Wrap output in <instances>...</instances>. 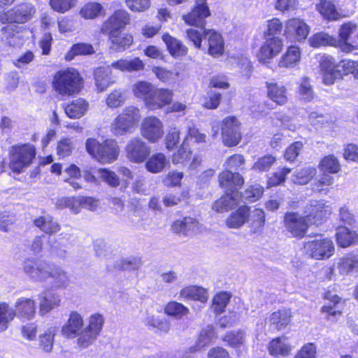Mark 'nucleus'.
I'll return each mask as SVG.
<instances>
[{
	"mask_svg": "<svg viewBox=\"0 0 358 358\" xmlns=\"http://www.w3.org/2000/svg\"><path fill=\"white\" fill-rule=\"evenodd\" d=\"M9 168L13 172L21 173L32 163L36 156L35 147L29 143L17 144L10 147Z\"/></svg>",
	"mask_w": 358,
	"mask_h": 358,
	"instance_id": "f257e3e1",
	"label": "nucleus"
},
{
	"mask_svg": "<svg viewBox=\"0 0 358 358\" xmlns=\"http://www.w3.org/2000/svg\"><path fill=\"white\" fill-rule=\"evenodd\" d=\"M85 148L93 158L101 163L114 162L120 153V148L115 140H106L101 143L95 138H87Z\"/></svg>",
	"mask_w": 358,
	"mask_h": 358,
	"instance_id": "f03ea898",
	"label": "nucleus"
},
{
	"mask_svg": "<svg viewBox=\"0 0 358 358\" xmlns=\"http://www.w3.org/2000/svg\"><path fill=\"white\" fill-rule=\"evenodd\" d=\"M53 87L61 95L77 94L81 88V78L74 69L58 71L54 76Z\"/></svg>",
	"mask_w": 358,
	"mask_h": 358,
	"instance_id": "7ed1b4c3",
	"label": "nucleus"
},
{
	"mask_svg": "<svg viewBox=\"0 0 358 358\" xmlns=\"http://www.w3.org/2000/svg\"><path fill=\"white\" fill-rule=\"evenodd\" d=\"M141 117L138 108L129 106L118 115L111 124V131L115 136L129 133L139 122Z\"/></svg>",
	"mask_w": 358,
	"mask_h": 358,
	"instance_id": "20e7f679",
	"label": "nucleus"
},
{
	"mask_svg": "<svg viewBox=\"0 0 358 358\" xmlns=\"http://www.w3.org/2000/svg\"><path fill=\"white\" fill-rule=\"evenodd\" d=\"M303 248L306 254L315 259H328L334 252V243L327 238L306 242Z\"/></svg>",
	"mask_w": 358,
	"mask_h": 358,
	"instance_id": "39448f33",
	"label": "nucleus"
},
{
	"mask_svg": "<svg viewBox=\"0 0 358 358\" xmlns=\"http://www.w3.org/2000/svg\"><path fill=\"white\" fill-rule=\"evenodd\" d=\"M53 266L49 263L33 259H27L23 263L24 273L35 281H45L50 277Z\"/></svg>",
	"mask_w": 358,
	"mask_h": 358,
	"instance_id": "423d86ee",
	"label": "nucleus"
},
{
	"mask_svg": "<svg viewBox=\"0 0 358 358\" xmlns=\"http://www.w3.org/2000/svg\"><path fill=\"white\" fill-rule=\"evenodd\" d=\"M127 159L133 163L144 162L150 154V148L140 137L131 138L124 148Z\"/></svg>",
	"mask_w": 358,
	"mask_h": 358,
	"instance_id": "0eeeda50",
	"label": "nucleus"
},
{
	"mask_svg": "<svg viewBox=\"0 0 358 358\" xmlns=\"http://www.w3.org/2000/svg\"><path fill=\"white\" fill-rule=\"evenodd\" d=\"M36 8L30 3H22L15 6L1 16L2 22L25 23L32 19Z\"/></svg>",
	"mask_w": 358,
	"mask_h": 358,
	"instance_id": "6e6552de",
	"label": "nucleus"
},
{
	"mask_svg": "<svg viewBox=\"0 0 358 358\" xmlns=\"http://www.w3.org/2000/svg\"><path fill=\"white\" fill-rule=\"evenodd\" d=\"M224 144L228 147L235 146L241 139V124L236 117H227L221 127Z\"/></svg>",
	"mask_w": 358,
	"mask_h": 358,
	"instance_id": "1a4fd4ad",
	"label": "nucleus"
},
{
	"mask_svg": "<svg viewBox=\"0 0 358 358\" xmlns=\"http://www.w3.org/2000/svg\"><path fill=\"white\" fill-rule=\"evenodd\" d=\"M306 218L308 222L314 224H320L327 220L331 213V207L324 200L311 201L306 207Z\"/></svg>",
	"mask_w": 358,
	"mask_h": 358,
	"instance_id": "9d476101",
	"label": "nucleus"
},
{
	"mask_svg": "<svg viewBox=\"0 0 358 358\" xmlns=\"http://www.w3.org/2000/svg\"><path fill=\"white\" fill-rule=\"evenodd\" d=\"M284 222L286 229L294 237L303 238L308 229L306 216H302L298 213H287L285 215Z\"/></svg>",
	"mask_w": 358,
	"mask_h": 358,
	"instance_id": "9b49d317",
	"label": "nucleus"
},
{
	"mask_svg": "<svg viewBox=\"0 0 358 358\" xmlns=\"http://www.w3.org/2000/svg\"><path fill=\"white\" fill-rule=\"evenodd\" d=\"M103 322V317L100 314H94L89 318V324L85 326L84 334L79 339L80 348H85L92 344L99 334Z\"/></svg>",
	"mask_w": 358,
	"mask_h": 358,
	"instance_id": "f8f14e48",
	"label": "nucleus"
},
{
	"mask_svg": "<svg viewBox=\"0 0 358 358\" xmlns=\"http://www.w3.org/2000/svg\"><path fill=\"white\" fill-rule=\"evenodd\" d=\"M85 331V326L83 317L77 311L71 312L69 319L62 328V334L67 338H77V344L79 345V339Z\"/></svg>",
	"mask_w": 358,
	"mask_h": 358,
	"instance_id": "ddd939ff",
	"label": "nucleus"
},
{
	"mask_svg": "<svg viewBox=\"0 0 358 358\" xmlns=\"http://www.w3.org/2000/svg\"><path fill=\"white\" fill-rule=\"evenodd\" d=\"M210 15L206 0H194V5L192 11L182 16L186 24L203 27L205 20Z\"/></svg>",
	"mask_w": 358,
	"mask_h": 358,
	"instance_id": "4468645a",
	"label": "nucleus"
},
{
	"mask_svg": "<svg viewBox=\"0 0 358 358\" xmlns=\"http://www.w3.org/2000/svg\"><path fill=\"white\" fill-rule=\"evenodd\" d=\"M129 21V15L125 10H117L103 23L101 32L107 36L121 32Z\"/></svg>",
	"mask_w": 358,
	"mask_h": 358,
	"instance_id": "2eb2a0df",
	"label": "nucleus"
},
{
	"mask_svg": "<svg viewBox=\"0 0 358 358\" xmlns=\"http://www.w3.org/2000/svg\"><path fill=\"white\" fill-rule=\"evenodd\" d=\"M264 42L261 46L257 57L260 62H268L276 57L282 50L283 41L280 37H264Z\"/></svg>",
	"mask_w": 358,
	"mask_h": 358,
	"instance_id": "dca6fc26",
	"label": "nucleus"
},
{
	"mask_svg": "<svg viewBox=\"0 0 358 358\" xmlns=\"http://www.w3.org/2000/svg\"><path fill=\"white\" fill-rule=\"evenodd\" d=\"M141 134L150 143L157 142L164 134L162 121L154 116L145 118L141 124Z\"/></svg>",
	"mask_w": 358,
	"mask_h": 358,
	"instance_id": "f3484780",
	"label": "nucleus"
},
{
	"mask_svg": "<svg viewBox=\"0 0 358 358\" xmlns=\"http://www.w3.org/2000/svg\"><path fill=\"white\" fill-rule=\"evenodd\" d=\"M320 67L323 74V81L326 85L333 84L336 78L341 76V65L330 55H323L320 57Z\"/></svg>",
	"mask_w": 358,
	"mask_h": 358,
	"instance_id": "a211bd4d",
	"label": "nucleus"
},
{
	"mask_svg": "<svg viewBox=\"0 0 358 358\" xmlns=\"http://www.w3.org/2000/svg\"><path fill=\"white\" fill-rule=\"evenodd\" d=\"M171 228L176 234L193 236L201 231L202 225L195 218L185 217L182 220L174 221Z\"/></svg>",
	"mask_w": 358,
	"mask_h": 358,
	"instance_id": "6ab92c4d",
	"label": "nucleus"
},
{
	"mask_svg": "<svg viewBox=\"0 0 358 358\" xmlns=\"http://www.w3.org/2000/svg\"><path fill=\"white\" fill-rule=\"evenodd\" d=\"M203 49H208V53L214 57L221 55L224 52V41L220 33L213 29L203 30Z\"/></svg>",
	"mask_w": 358,
	"mask_h": 358,
	"instance_id": "aec40b11",
	"label": "nucleus"
},
{
	"mask_svg": "<svg viewBox=\"0 0 358 358\" xmlns=\"http://www.w3.org/2000/svg\"><path fill=\"white\" fill-rule=\"evenodd\" d=\"M357 32L355 24L348 22L341 25L338 32V45L345 52H350L354 50L353 38Z\"/></svg>",
	"mask_w": 358,
	"mask_h": 358,
	"instance_id": "412c9836",
	"label": "nucleus"
},
{
	"mask_svg": "<svg viewBox=\"0 0 358 358\" xmlns=\"http://www.w3.org/2000/svg\"><path fill=\"white\" fill-rule=\"evenodd\" d=\"M219 183L226 192L234 194L238 193V189L244 183V179L238 172L232 173L225 170L219 175Z\"/></svg>",
	"mask_w": 358,
	"mask_h": 358,
	"instance_id": "4be33fe9",
	"label": "nucleus"
},
{
	"mask_svg": "<svg viewBox=\"0 0 358 358\" xmlns=\"http://www.w3.org/2000/svg\"><path fill=\"white\" fill-rule=\"evenodd\" d=\"M309 33L308 26L299 18L289 20L285 24V34L294 37L297 41L305 39Z\"/></svg>",
	"mask_w": 358,
	"mask_h": 358,
	"instance_id": "5701e85b",
	"label": "nucleus"
},
{
	"mask_svg": "<svg viewBox=\"0 0 358 358\" xmlns=\"http://www.w3.org/2000/svg\"><path fill=\"white\" fill-rule=\"evenodd\" d=\"M173 99V92L168 89H155L150 99L147 102V107L150 110H156L169 104Z\"/></svg>",
	"mask_w": 358,
	"mask_h": 358,
	"instance_id": "b1692460",
	"label": "nucleus"
},
{
	"mask_svg": "<svg viewBox=\"0 0 358 358\" xmlns=\"http://www.w3.org/2000/svg\"><path fill=\"white\" fill-rule=\"evenodd\" d=\"M250 208L247 206L239 207L226 219L225 223L230 229H238L249 221Z\"/></svg>",
	"mask_w": 358,
	"mask_h": 358,
	"instance_id": "393cba45",
	"label": "nucleus"
},
{
	"mask_svg": "<svg viewBox=\"0 0 358 358\" xmlns=\"http://www.w3.org/2000/svg\"><path fill=\"white\" fill-rule=\"evenodd\" d=\"M112 68L111 65H108L99 67L95 70L94 79L98 91L102 92L114 83Z\"/></svg>",
	"mask_w": 358,
	"mask_h": 358,
	"instance_id": "a878e982",
	"label": "nucleus"
},
{
	"mask_svg": "<svg viewBox=\"0 0 358 358\" xmlns=\"http://www.w3.org/2000/svg\"><path fill=\"white\" fill-rule=\"evenodd\" d=\"M268 97L278 105H284L287 101V89L281 84L266 82Z\"/></svg>",
	"mask_w": 358,
	"mask_h": 358,
	"instance_id": "bb28decb",
	"label": "nucleus"
},
{
	"mask_svg": "<svg viewBox=\"0 0 358 358\" xmlns=\"http://www.w3.org/2000/svg\"><path fill=\"white\" fill-rule=\"evenodd\" d=\"M336 268L342 275L358 272V255L350 253L340 258Z\"/></svg>",
	"mask_w": 358,
	"mask_h": 358,
	"instance_id": "cd10ccee",
	"label": "nucleus"
},
{
	"mask_svg": "<svg viewBox=\"0 0 358 358\" xmlns=\"http://www.w3.org/2000/svg\"><path fill=\"white\" fill-rule=\"evenodd\" d=\"M239 201L238 193L226 192L222 196L215 201L213 209L217 213H223L234 208Z\"/></svg>",
	"mask_w": 358,
	"mask_h": 358,
	"instance_id": "c85d7f7f",
	"label": "nucleus"
},
{
	"mask_svg": "<svg viewBox=\"0 0 358 358\" xmlns=\"http://www.w3.org/2000/svg\"><path fill=\"white\" fill-rule=\"evenodd\" d=\"M301 59V51L299 47L292 45L281 56L278 62L280 68H294Z\"/></svg>",
	"mask_w": 358,
	"mask_h": 358,
	"instance_id": "c756f323",
	"label": "nucleus"
},
{
	"mask_svg": "<svg viewBox=\"0 0 358 358\" xmlns=\"http://www.w3.org/2000/svg\"><path fill=\"white\" fill-rule=\"evenodd\" d=\"M316 8L326 20H338L342 17V15L336 9L332 0H320V2L316 5Z\"/></svg>",
	"mask_w": 358,
	"mask_h": 358,
	"instance_id": "7c9ffc66",
	"label": "nucleus"
},
{
	"mask_svg": "<svg viewBox=\"0 0 358 358\" xmlns=\"http://www.w3.org/2000/svg\"><path fill=\"white\" fill-rule=\"evenodd\" d=\"M180 299L186 300H197L206 303L208 299L207 290L197 286H188L180 292Z\"/></svg>",
	"mask_w": 358,
	"mask_h": 358,
	"instance_id": "2f4dec72",
	"label": "nucleus"
},
{
	"mask_svg": "<svg viewBox=\"0 0 358 358\" xmlns=\"http://www.w3.org/2000/svg\"><path fill=\"white\" fill-rule=\"evenodd\" d=\"M216 338V334L212 325H208L203 328L199 334L195 345L189 348L191 352H196L201 350L205 347L209 345Z\"/></svg>",
	"mask_w": 358,
	"mask_h": 358,
	"instance_id": "473e14b6",
	"label": "nucleus"
},
{
	"mask_svg": "<svg viewBox=\"0 0 358 358\" xmlns=\"http://www.w3.org/2000/svg\"><path fill=\"white\" fill-rule=\"evenodd\" d=\"M292 316L291 310L284 308L273 312L269 317V322L276 329L280 330L289 324Z\"/></svg>",
	"mask_w": 358,
	"mask_h": 358,
	"instance_id": "72a5a7b5",
	"label": "nucleus"
},
{
	"mask_svg": "<svg viewBox=\"0 0 358 358\" xmlns=\"http://www.w3.org/2000/svg\"><path fill=\"white\" fill-rule=\"evenodd\" d=\"M15 312L19 317L30 319L36 312L35 302L28 298L18 299L15 302Z\"/></svg>",
	"mask_w": 358,
	"mask_h": 358,
	"instance_id": "f704fd0d",
	"label": "nucleus"
},
{
	"mask_svg": "<svg viewBox=\"0 0 358 358\" xmlns=\"http://www.w3.org/2000/svg\"><path fill=\"white\" fill-rule=\"evenodd\" d=\"M108 36L110 41V48L116 51H123L133 43L132 36L122 31Z\"/></svg>",
	"mask_w": 358,
	"mask_h": 358,
	"instance_id": "c9c22d12",
	"label": "nucleus"
},
{
	"mask_svg": "<svg viewBox=\"0 0 358 358\" xmlns=\"http://www.w3.org/2000/svg\"><path fill=\"white\" fill-rule=\"evenodd\" d=\"M111 66L123 72H133L143 70L145 64L138 57H135L131 59H119L113 62Z\"/></svg>",
	"mask_w": 358,
	"mask_h": 358,
	"instance_id": "e433bc0d",
	"label": "nucleus"
},
{
	"mask_svg": "<svg viewBox=\"0 0 358 358\" xmlns=\"http://www.w3.org/2000/svg\"><path fill=\"white\" fill-rule=\"evenodd\" d=\"M88 107V103L85 99L79 98L68 103L64 107V110L70 118L77 119L84 115Z\"/></svg>",
	"mask_w": 358,
	"mask_h": 358,
	"instance_id": "4c0bfd02",
	"label": "nucleus"
},
{
	"mask_svg": "<svg viewBox=\"0 0 358 358\" xmlns=\"http://www.w3.org/2000/svg\"><path fill=\"white\" fill-rule=\"evenodd\" d=\"M269 353L274 357L287 356L292 350V346L287 342V338L273 339L268 347Z\"/></svg>",
	"mask_w": 358,
	"mask_h": 358,
	"instance_id": "58836bf2",
	"label": "nucleus"
},
{
	"mask_svg": "<svg viewBox=\"0 0 358 358\" xmlns=\"http://www.w3.org/2000/svg\"><path fill=\"white\" fill-rule=\"evenodd\" d=\"M336 241L342 248H347L358 241V234L345 227H339L336 231Z\"/></svg>",
	"mask_w": 358,
	"mask_h": 358,
	"instance_id": "ea45409f",
	"label": "nucleus"
},
{
	"mask_svg": "<svg viewBox=\"0 0 358 358\" xmlns=\"http://www.w3.org/2000/svg\"><path fill=\"white\" fill-rule=\"evenodd\" d=\"M163 41L166 43L170 54L174 57L184 56L187 53V48L180 41L169 34L162 36Z\"/></svg>",
	"mask_w": 358,
	"mask_h": 358,
	"instance_id": "a19ab883",
	"label": "nucleus"
},
{
	"mask_svg": "<svg viewBox=\"0 0 358 358\" xmlns=\"http://www.w3.org/2000/svg\"><path fill=\"white\" fill-rule=\"evenodd\" d=\"M60 303V299L57 294L50 292H45L41 294L39 313L41 315L50 312L52 308Z\"/></svg>",
	"mask_w": 358,
	"mask_h": 358,
	"instance_id": "79ce46f5",
	"label": "nucleus"
},
{
	"mask_svg": "<svg viewBox=\"0 0 358 358\" xmlns=\"http://www.w3.org/2000/svg\"><path fill=\"white\" fill-rule=\"evenodd\" d=\"M169 164V160L163 153L152 155L146 162V169L152 173L162 172Z\"/></svg>",
	"mask_w": 358,
	"mask_h": 358,
	"instance_id": "37998d69",
	"label": "nucleus"
},
{
	"mask_svg": "<svg viewBox=\"0 0 358 358\" xmlns=\"http://www.w3.org/2000/svg\"><path fill=\"white\" fill-rule=\"evenodd\" d=\"M34 224L48 234H53L60 229V225L50 215L41 216L34 220Z\"/></svg>",
	"mask_w": 358,
	"mask_h": 358,
	"instance_id": "c03bdc74",
	"label": "nucleus"
},
{
	"mask_svg": "<svg viewBox=\"0 0 358 358\" xmlns=\"http://www.w3.org/2000/svg\"><path fill=\"white\" fill-rule=\"evenodd\" d=\"M155 88L149 82L138 81L133 85L132 91L136 97L143 99L147 106V102L150 99Z\"/></svg>",
	"mask_w": 358,
	"mask_h": 358,
	"instance_id": "a18cd8bd",
	"label": "nucleus"
},
{
	"mask_svg": "<svg viewBox=\"0 0 358 358\" xmlns=\"http://www.w3.org/2000/svg\"><path fill=\"white\" fill-rule=\"evenodd\" d=\"M317 174L315 168L308 166L296 171L292 177L294 184L303 185L308 183Z\"/></svg>",
	"mask_w": 358,
	"mask_h": 358,
	"instance_id": "49530a36",
	"label": "nucleus"
},
{
	"mask_svg": "<svg viewBox=\"0 0 358 358\" xmlns=\"http://www.w3.org/2000/svg\"><path fill=\"white\" fill-rule=\"evenodd\" d=\"M324 298L329 301V303L324 305L322 308V311L328 314V319L329 320L331 316L341 315V311L337 308V305L341 301V298L329 291L325 293Z\"/></svg>",
	"mask_w": 358,
	"mask_h": 358,
	"instance_id": "de8ad7c7",
	"label": "nucleus"
},
{
	"mask_svg": "<svg viewBox=\"0 0 358 358\" xmlns=\"http://www.w3.org/2000/svg\"><path fill=\"white\" fill-rule=\"evenodd\" d=\"M15 310L5 302H0V332L7 329L10 322L15 318Z\"/></svg>",
	"mask_w": 358,
	"mask_h": 358,
	"instance_id": "09e8293b",
	"label": "nucleus"
},
{
	"mask_svg": "<svg viewBox=\"0 0 358 358\" xmlns=\"http://www.w3.org/2000/svg\"><path fill=\"white\" fill-rule=\"evenodd\" d=\"M80 15L85 19H94L105 14L103 6L96 2L86 3L80 10Z\"/></svg>",
	"mask_w": 358,
	"mask_h": 358,
	"instance_id": "8fccbe9b",
	"label": "nucleus"
},
{
	"mask_svg": "<svg viewBox=\"0 0 358 358\" xmlns=\"http://www.w3.org/2000/svg\"><path fill=\"white\" fill-rule=\"evenodd\" d=\"M164 313L176 319H181L189 313V309L182 303L173 301L166 304L164 308Z\"/></svg>",
	"mask_w": 358,
	"mask_h": 358,
	"instance_id": "3c124183",
	"label": "nucleus"
},
{
	"mask_svg": "<svg viewBox=\"0 0 358 358\" xmlns=\"http://www.w3.org/2000/svg\"><path fill=\"white\" fill-rule=\"evenodd\" d=\"M126 99L127 96L124 90H114L108 94L106 103L110 108H117L123 105Z\"/></svg>",
	"mask_w": 358,
	"mask_h": 358,
	"instance_id": "603ef678",
	"label": "nucleus"
},
{
	"mask_svg": "<svg viewBox=\"0 0 358 358\" xmlns=\"http://www.w3.org/2000/svg\"><path fill=\"white\" fill-rule=\"evenodd\" d=\"M57 287L66 288L70 285V278L64 270L58 266H53L50 277Z\"/></svg>",
	"mask_w": 358,
	"mask_h": 358,
	"instance_id": "864d4df0",
	"label": "nucleus"
},
{
	"mask_svg": "<svg viewBox=\"0 0 358 358\" xmlns=\"http://www.w3.org/2000/svg\"><path fill=\"white\" fill-rule=\"evenodd\" d=\"M308 42L310 46L313 48H320L328 45H336V40L328 34L320 32L312 36L309 38Z\"/></svg>",
	"mask_w": 358,
	"mask_h": 358,
	"instance_id": "5fc2aeb1",
	"label": "nucleus"
},
{
	"mask_svg": "<svg viewBox=\"0 0 358 358\" xmlns=\"http://www.w3.org/2000/svg\"><path fill=\"white\" fill-rule=\"evenodd\" d=\"M57 333L56 327H50L39 337L40 347L47 352L52 350L54 343V337Z\"/></svg>",
	"mask_w": 358,
	"mask_h": 358,
	"instance_id": "6e6d98bb",
	"label": "nucleus"
},
{
	"mask_svg": "<svg viewBox=\"0 0 358 358\" xmlns=\"http://www.w3.org/2000/svg\"><path fill=\"white\" fill-rule=\"evenodd\" d=\"M264 192L263 188L259 185H253L246 189L244 192L239 196L241 201L246 202H255L259 199Z\"/></svg>",
	"mask_w": 358,
	"mask_h": 358,
	"instance_id": "4d7b16f0",
	"label": "nucleus"
},
{
	"mask_svg": "<svg viewBox=\"0 0 358 358\" xmlns=\"http://www.w3.org/2000/svg\"><path fill=\"white\" fill-rule=\"evenodd\" d=\"M321 169L331 173H336L341 170L338 159L333 155L325 156L320 163Z\"/></svg>",
	"mask_w": 358,
	"mask_h": 358,
	"instance_id": "13d9d810",
	"label": "nucleus"
},
{
	"mask_svg": "<svg viewBox=\"0 0 358 358\" xmlns=\"http://www.w3.org/2000/svg\"><path fill=\"white\" fill-rule=\"evenodd\" d=\"M97 176L112 187H117L120 185V181L119 177L112 171L106 169H99L97 171Z\"/></svg>",
	"mask_w": 358,
	"mask_h": 358,
	"instance_id": "bf43d9fd",
	"label": "nucleus"
},
{
	"mask_svg": "<svg viewBox=\"0 0 358 358\" xmlns=\"http://www.w3.org/2000/svg\"><path fill=\"white\" fill-rule=\"evenodd\" d=\"M231 298V295L227 292H221L217 294L213 300L212 307L216 313H222Z\"/></svg>",
	"mask_w": 358,
	"mask_h": 358,
	"instance_id": "052dcab7",
	"label": "nucleus"
},
{
	"mask_svg": "<svg viewBox=\"0 0 358 358\" xmlns=\"http://www.w3.org/2000/svg\"><path fill=\"white\" fill-rule=\"evenodd\" d=\"M275 161L276 158L273 155H265L257 159L254 163L252 169L258 172L268 171Z\"/></svg>",
	"mask_w": 358,
	"mask_h": 358,
	"instance_id": "680f3d73",
	"label": "nucleus"
},
{
	"mask_svg": "<svg viewBox=\"0 0 358 358\" xmlns=\"http://www.w3.org/2000/svg\"><path fill=\"white\" fill-rule=\"evenodd\" d=\"M249 221L251 222V227L254 232L260 231L265 223V214L262 209L257 208L252 213H250Z\"/></svg>",
	"mask_w": 358,
	"mask_h": 358,
	"instance_id": "e2e57ef3",
	"label": "nucleus"
},
{
	"mask_svg": "<svg viewBox=\"0 0 358 358\" xmlns=\"http://www.w3.org/2000/svg\"><path fill=\"white\" fill-rule=\"evenodd\" d=\"M94 52V48L92 45L89 43H80L72 46L66 57L68 59H72L76 55H91Z\"/></svg>",
	"mask_w": 358,
	"mask_h": 358,
	"instance_id": "0e129e2a",
	"label": "nucleus"
},
{
	"mask_svg": "<svg viewBox=\"0 0 358 358\" xmlns=\"http://www.w3.org/2000/svg\"><path fill=\"white\" fill-rule=\"evenodd\" d=\"M245 160L243 155L241 154H235L229 157L224 164L227 171H239L242 169V166L245 164Z\"/></svg>",
	"mask_w": 358,
	"mask_h": 358,
	"instance_id": "69168bd1",
	"label": "nucleus"
},
{
	"mask_svg": "<svg viewBox=\"0 0 358 358\" xmlns=\"http://www.w3.org/2000/svg\"><path fill=\"white\" fill-rule=\"evenodd\" d=\"M334 182V178L329 173H323L319 180H315L312 185L313 191L326 194L328 189L324 188V186H329Z\"/></svg>",
	"mask_w": 358,
	"mask_h": 358,
	"instance_id": "338daca9",
	"label": "nucleus"
},
{
	"mask_svg": "<svg viewBox=\"0 0 358 358\" xmlns=\"http://www.w3.org/2000/svg\"><path fill=\"white\" fill-rule=\"evenodd\" d=\"M282 30V24L278 18L267 21V29L264 32V37H280Z\"/></svg>",
	"mask_w": 358,
	"mask_h": 358,
	"instance_id": "774afa93",
	"label": "nucleus"
}]
</instances>
